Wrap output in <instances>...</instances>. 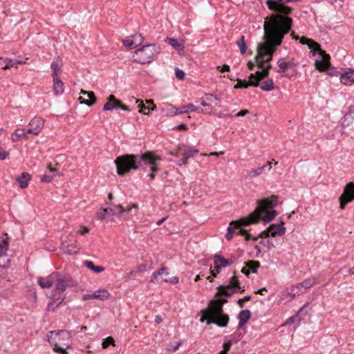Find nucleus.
I'll use <instances>...</instances> for the list:
<instances>
[{
	"label": "nucleus",
	"mask_w": 354,
	"mask_h": 354,
	"mask_svg": "<svg viewBox=\"0 0 354 354\" xmlns=\"http://www.w3.org/2000/svg\"><path fill=\"white\" fill-rule=\"evenodd\" d=\"M299 0H267L268 9L274 13L265 19L263 24V41L257 46L256 62L263 60L268 63L272 59L277 48L283 42L286 35L289 33L293 26V19L290 15L293 8L287 4Z\"/></svg>",
	"instance_id": "1"
},
{
	"label": "nucleus",
	"mask_w": 354,
	"mask_h": 354,
	"mask_svg": "<svg viewBox=\"0 0 354 354\" xmlns=\"http://www.w3.org/2000/svg\"><path fill=\"white\" fill-rule=\"evenodd\" d=\"M278 204V197L276 195H272L270 198H263L257 201V206L255 210L250 214L247 217L241 218L236 221H232L230 223L227 229V233L225 238L227 241L232 239V235L236 232V230L241 227L248 226L251 224L257 223L261 216L268 209H272Z\"/></svg>",
	"instance_id": "2"
},
{
	"label": "nucleus",
	"mask_w": 354,
	"mask_h": 354,
	"mask_svg": "<svg viewBox=\"0 0 354 354\" xmlns=\"http://www.w3.org/2000/svg\"><path fill=\"white\" fill-rule=\"evenodd\" d=\"M138 156H118L115 160L117 173L119 176H123L131 171V169H137L138 164L136 162ZM142 161L148 163L151 173L149 177L151 180L154 179V173L158 171V162L160 160V156H140Z\"/></svg>",
	"instance_id": "3"
},
{
	"label": "nucleus",
	"mask_w": 354,
	"mask_h": 354,
	"mask_svg": "<svg viewBox=\"0 0 354 354\" xmlns=\"http://www.w3.org/2000/svg\"><path fill=\"white\" fill-rule=\"evenodd\" d=\"M220 299H212L208 307L203 311L201 322L207 320V324H214L219 327H225L229 322V316L223 313Z\"/></svg>",
	"instance_id": "4"
},
{
	"label": "nucleus",
	"mask_w": 354,
	"mask_h": 354,
	"mask_svg": "<svg viewBox=\"0 0 354 354\" xmlns=\"http://www.w3.org/2000/svg\"><path fill=\"white\" fill-rule=\"evenodd\" d=\"M160 52V46L155 44H147L137 49L133 55L134 62L146 64L151 63L154 57Z\"/></svg>",
	"instance_id": "5"
},
{
	"label": "nucleus",
	"mask_w": 354,
	"mask_h": 354,
	"mask_svg": "<svg viewBox=\"0 0 354 354\" xmlns=\"http://www.w3.org/2000/svg\"><path fill=\"white\" fill-rule=\"evenodd\" d=\"M50 334L55 335L56 342L53 343V350L60 354H68L66 351L70 348V333L66 330L50 331ZM53 344V342H50Z\"/></svg>",
	"instance_id": "6"
},
{
	"label": "nucleus",
	"mask_w": 354,
	"mask_h": 354,
	"mask_svg": "<svg viewBox=\"0 0 354 354\" xmlns=\"http://www.w3.org/2000/svg\"><path fill=\"white\" fill-rule=\"evenodd\" d=\"M291 36L292 39L295 40L299 39L300 43L302 44H307L308 48L311 50L310 53H313V55H315L316 53H318L324 62H326L329 59V55L326 53V52L321 49L320 45L311 39H308L306 37H301L299 38V36H295L294 32L291 33Z\"/></svg>",
	"instance_id": "7"
},
{
	"label": "nucleus",
	"mask_w": 354,
	"mask_h": 354,
	"mask_svg": "<svg viewBox=\"0 0 354 354\" xmlns=\"http://www.w3.org/2000/svg\"><path fill=\"white\" fill-rule=\"evenodd\" d=\"M124 212V207L119 205H111L106 208H100L97 212V218L100 221H112L113 216H120Z\"/></svg>",
	"instance_id": "8"
},
{
	"label": "nucleus",
	"mask_w": 354,
	"mask_h": 354,
	"mask_svg": "<svg viewBox=\"0 0 354 354\" xmlns=\"http://www.w3.org/2000/svg\"><path fill=\"white\" fill-rule=\"evenodd\" d=\"M58 276L55 277V290L59 292H63L66 290L67 287H72L76 285L75 281L68 274L57 272Z\"/></svg>",
	"instance_id": "9"
},
{
	"label": "nucleus",
	"mask_w": 354,
	"mask_h": 354,
	"mask_svg": "<svg viewBox=\"0 0 354 354\" xmlns=\"http://www.w3.org/2000/svg\"><path fill=\"white\" fill-rule=\"evenodd\" d=\"M298 64V62H297L295 59L293 57L287 59L281 57L277 62V66L279 67L277 72L279 73H281L282 77H286L287 75L286 74V72L288 68H292L293 69V71H296V68Z\"/></svg>",
	"instance_id": "10"
},
{
	"label": "nucleus",
	"mask_w": 354,
	"mask_h": 354,
	"mask_svg": "<svg viewBox=\"0 0 354 354\" xmlns=\"http://www.w3.org/2000/svg\"><path fill=\"white\" fill-rule=\"evenodd\" d=\"M257 67L259 69H261V71H257L254 74L251 73L249 76L250 79H254L255 81H258V86L259 85V82L269 76L270 70L272 68L271 64H268L264 67L263 66V60L259 61L257 62Z\"/></svg>",
	"instance_id": "11"
},
{
	"label": "nucleus",
	"mask_w": 354,
	"mask_h": 354,
	"mask_svg": "<svg viewBox=\"0 0 354 354\" xmlns=\"http://www.w3.org/2000/svg\"><path fill=\"white\" fill-rule=\"evenodd\" d=\"M354 200V183H348L344 189L343 194L339 197L340 208H345L346 205Z\"/></svg>",
	"instance_id": "12"
},
{
	"label": "nucleus",
	"mask_w": 354,
	"mask_h": 354,
	"mask_svg": "<svg viewBox=\"0 0 354 354\" xmlns=\"http://www.w3.org/2000/svg\"><path fill=\"white\" fill-rule=\"evenodd\" d=\"M44 120L39 116L34 117L29 122L30 128L27 129V132L33 135H38L44 125Z\"/></svg>",
	"instance_id": "13"
},
{
	"label": "nucleus",
	"mask_w": 354,
	"mask_h": 354,
	"mask_svg": "<svg viewBox=\"0 0 354 354\" xmlns=\"http://www.w3.org/2000/svg\"><path fill=\"white\" fill-rule=\"evenodd\" d=\"M110 297L109 292L106 289H99L93 294H84L82 295L84 301L96 299L100 301H105Z\"/></svg>",
	"instance_id": "14"
},
{
	"label": "nucleus",
	"mask_w": 354,
	"mask_h": 354,
	"mask_svg": "<svg viewBox=\"0 0 354 354\" xmlns=\"http://www.w3.org/2000/svg\"><path fill=\"white\" fill-rule=\"evenodd\" d=\"M66 236L62 235L61 236L62 248L65 254H75L79 252L80 248L75 243H68L66 241Z\"/></svg>",
	"instance_id": "15"
},
{
	"label": "nucleus",
	"mask_w": 354,
	"mask_h": 354,
	"mask_svg": "<svg viewBox=\"0 0 354 354\" xmlns=\"http://www.w3.org/2000/svg\"><path fill=\"white\" fill-rule=\"evenodd\" d=\"M218 291L215 294V297H218L220 295H224L225 297H231L234 294L240 292V290L229 284L227 285H219L217 287Z\"/></svg>",
	"instance_id": "16"
},
{
	"label": "nucleus",
	"mask_w": 354,
	"mask_h": 354,
	"mask_svg": "<svg viewBox=\"0 0 354 354\" xmlns=\"http://www.w3.org/2000/svg\"><path fill=\"white\" fill-rule=\"evenodd\" d=\"M57 276H58L57 272H53L46 277H39L37 283L42 288H50L55 283Z\"/></svg>",
	"instance_id": "17"
},
{
	"label": "nucleus",
	"mask_w": 354,
	"mask_h": 354,
	"mask_svg": "<svg viewBox=\"0 0 354 354\" xmlns=\"http://www.w3.org/2000/svg\"><path fill=\"white\" fill-rule=\"evenodd\" d=\"M268 230L272 236H282L286 233V227L283 226V223L281 221L280 223L272 224L268 227Z\"/></svg>",
	"instance_id": "18"
},
{
	"label": "nucleus",
	"mask_w": 354,
	"mask_h": 354,
	"mask_svg": "<svg viewBox=\"0 0 354 354\" xmlns=\"http://www.w3.org/2000/svg\"><path fill=\"white\" fill-rule=\"evenodd\" d=\"M271 161H268L267 164L264 165L262 167H258L257 169H252L250 170L247 171V175L250 178L257 177L260 175L263 171L268 169L270 170L271 169Z\"/></svg>",
	"instance_id": "19"
},
{
	"label": "nucleus",
	"mask_w": 354,
	"mask_h": 354,
	"mask_svg": "<svg viewBox=\"0 0 354 354\" xmlns=\"http://www.w3.org/2000/svg\"><path fill=\"white\" fill-rule=\"evenodd\" d=\"M198 111H199V107L196 106L193 104H187L176 108L175 114L188 113L191 112L198 113Z\"/></svg>",
	"instance_id": "20"
},
{
	"label": "nucleus",
	"mask_w": 354,
	"mask_h": 354,
	"mask_svg": "<svg viewBox=\"0 0 354 354\" xmlns=\"http://www.w3.org/2000/svg\"><path fill=\"white\" fill-rule=\"evenodd\" d=\"M249 86H258V81H255L254 79H250V80H241L237 79V84L234 85V88H247Z\"/></svg>",
	"instance_id": "21"
},
{
	"label": "nucleus",
	"mask_w": 354,
	"mask_h": 354,
	"mask_svg": "<svg viewBox=\"0 0 354 354\" xmlns=\"http://www.w3.org/2000/svg\"><path fill=\"white\" fill-rule=\"evenodd\" d=\"M118 105H120V100L116 99V97L113 95H109L108 97V101L103 107V111H112L114 109H118Z\"/></svg>",
	"instance_id": "22"
},
{
	"label": "nucleus",
	"mask_w": 354,
	"mask_h": 354,
	"mask_svg": "<svg viewBox=\"0 0 354 354\" xmlns=\"http://www.w3.org/2000/svg\"><path fill=\"white\" fill-rule=\"evenodd\" d=\"M30 134L27 132V129H17L15 131V132L11 135V140L13 142H17L20 139H27L28 138V135Z\"/></svg>",
	"instance_id": "23"
},
{
	"label": "nucleus",
	"mask_w": 354,
	"mask_h": 354,
	"mask_svg": "<svg viewBox=\"0 0 354 354\" xmlns=\"http://www.w3.org/2000/svg\"><path fill=\"white\" fill-rule=\"evenodd\" d=\"M53 80V89L56 95H62L64 90V83L60 80L59 77H54Z\"/></svg>",
	"instance_id": "24"
},
{
	"label": "nucleus",
	"mask_w": 354,
	"mask_h": 354,
	"mask_svg": "<svg viewBox=\"0 0 354 354\" xmlns=\"http://www.w3.org/2000/svg\"><path fill=\"white\" fill-rule=\"evenodd\" d=\"M30 179L31 176L28 173L23 172L16 180L19 183L20 188L25 189L28 186V182Z\"/></svg>",
	"instance_id": "25"
},
{
	"label": "nucleus",
	"mask_w": 354,
	"mask_h": 354,
	"mask_svg": "<svg viewBox=\"0 0 354 354\" xmlns=\"http://www.w3.org/2000/svg\"><path fill=\"white\" fill-rule=\"evenodd\" d=\"M61 67H62V61L59 59V57L57 58V59H55L50 64V68L53 71L52 77H59V73L61 71Z\"/></svg>",
	"instance_id": "26"
},
{
	"label": "nucleus",
	"mask_w": 354,
	"mask_h": 354,
	"mask_svg": "<svg viewBox=\"0 0 354 354\" xmlns=\"http://www.w3.org/2000/svg\"><path fill=\"white\" fill-rule=\"evenodd\" d=\"M251 317V313L249 310H243L239 314V328L245 325Z\"/></svg>",
	"instance_id": "27"
},
{
	"label": "nucleus",
	"mask_w": 354,
	"mask_h": 354,
	"mask_svg": "<svg viewBox=\"0 0 354 354\" xmlns=\"http://www.w3.org/2000/svg\"><path fill=\"white\" fill-rule=\"evenodd\" d=\"M340 81L343 84L351 85L354 83V71L346 72L341 75Z\"/></svg>",
	"instance_id": "28"
},
{
	"label": "nucleus",
	"mask_w": 354,
	"mask_h": 354,
	"mask_svg": "<svg viewBox=\"0 0 354 354\" xmlns=\"http://www.w3.org/2000/svg\"><path fill=\"white\" fill-rule=\"evenodd\" d=\"M201 104L204 108L201 109L199 107V111H198V113L209 115L214 113L215 109L214 106L212 105V104L206 102L205 100H202V101H201Z\"/></svg>",
	"instance_id": "29"
},
{
	"label": "nucleus",
	"mask_w": 354,
	"mask_h": 354,
	"mask_svg": "<svg viewBox=\"0 0 354 354\" xmlns=\"http://www.w3.org/2000/svg\"><path fill=\"white\" fill-rule=\"evenodd\" d=\"M160 275H163V277H169V272L168 268L166 267H162L158 270L152 273L151 276L150 282L151 283H155L157 281V277Z\"/></svg>",
	"instance_id": "30"
},
{
	"label": "nucleus",
	"mask_w": 354,
	"mask_h": 354,
	"mask_svg": "<svg viewBox=\"0 0 354 354\" xmlns=\"http://www.w3.org/2000/svg\"><path fill=\"white\" fill-rule=\"evenodd\" d=\"M303 293L301 290V288L300 287L299 283L295 285H292L290 288L287 289L288 295L290 296L292 298H295L297 296L300 295Z\"/></svg>",
	"instance_id": "31"
},
{
	"label": "nucleus",
	"mask_w": 354,
	"mask_h": 354,
	"mask_svg": "<svg viewBox=\"0 0 354 354\" xmlns=\"http://www.w3.org/2000/svg\"><path fill=\"white\" fill-rule=\"evenodd\" d=\"M86 95L88 97V100H85L82 97H79L80 103L86 104L89 106L93 105L96 102L95 93L93 91H88Z\"/></svg>",
	"instance_id": "32"
},
{
	"label": "nucleus",
	"mask_w": 354,
	"mask_h": 354,
	"mask_svg": "<svg viewBox=\"0 0 354 354\" xmlns=\"http://www.w3.org/2000/svg\"><path fill=\"white\" fill-rule=\"evenodd\" d=\"M214 261H217L222 268H225L232 263V261L225 259L223 256H221L219 254H216L214 256Z\"/></svg>",
	"instance_id": "33"
},
{
	"label": "nucleus",
	"mask_w": 354,
	"mask_h": 354,
	"mask_svg": "<svg viewBox=\"0 0 354 354\" xmlns=\"http://www.w3.org/2000/svg\"><path fill=\"white\" fill-rule=\"evenodd\" d=\"M179 149H180V151L178 153L180 155H185V156L194 155V153H198V150L197 149H196L195 147H189V146H187V145L180 147Z\"/></svg>",
	"instance_id": "34"
},
{
	"label": "nucleus",
	"mask_w": 354,
	"mask_h": 354,
	"mask_svg": "<svg viewBox=\"0 0 354 354\" xmlns=\"http://www.w3.org/2000/svg\"><path fill=\"white\" fill-rule=\"evenodd\" d=\"M232 273H233V277L230 279L228 284L239 289L240 290V292H243L245 291V289L242 288L240 286V284H241L240 281L236 275V271L234 270H233Z\"/></svg>",
	"instance_id": "35"
},
{
	"label": "nucleus",
	"mask_w": 354,
	"mask_h": 354,
	"mask_svg": "<svg viewBox=\"0 0 354 354\" xmlns=\"http://www.w3.org/2000/svg\"><path fill=\"white\" fill-rule=\"evenodd\" d=\"M84 265L88 269L93 270L95 273H100L103 272L105 268L101 266H95L93 261H84Z\"/></svg>",
	"instance_id": "36"
},
{
	"label": "nucleus",
	"mask_w": 354,
	"mask_h": 354,
	"mask_svg": "<svg viewBox=\"0 0 354 354\" xmlns=\"http://www.w3.org/2000/svg\"><path fill=\"white\" fill-rule=\"evenodd\" d=\"M245 265L246 267H248L252 273H257V269L260 267L261 264L257 261H248L245 262Z\"/></svg>",
	"instance_id": "37"
},
{
	"label": "nucleus",
	"mask_w": 354,
	"mask_h": 354,
	"mask_svg": "<svg viewBox=\"0 0 354 354\" xmlns=\"http://www.w3.org/2000/svg\"><path fill=\"white\" fill-rule=\"evenodd\" d=\"M261 90L265 91H270L274 89V82L272 79H268L263 81L261 84L259 85Z\"/></svg>",
	"instance_id": "38"
},
{
	"label": "nucleus",
	"mask_w": 354,
	"mask_h": 354,
	"mask_svg": "<svg viewBox=\"0 0 354 354\" xmlns=\"http://www.w3.org/2000/svg\"><path fill=\"white\" fill-rule=\"evenodd\" d=\"M316 282V279L314 277H309L302 282L299 283L300 287L304 289H308L312 287Z\"/></svg>",
	"instance_id": "39"
},
{
	"label": "nucleus",
	"mask_w": 354,
	"mask_h": 354,
	"mask_svg": "<svg viewBox=\"0 0 354 354\" xmlns=\"http://www.w3.org/2000/svg\"><path fill=\"white\" fill-rule=\"evenodd\" d=\"M3 59L6 64L5 66L2 68L3 70H6V69L11 68L12 66H17V64H23V62L18 61L16 59H9V58H5Z\"/></svg>",
	"instance_id": "40"
},
{
	"label": "nucleus",
	"mask_w": 354,
	"mask_h": 354,
	"mask_svg": "<svg viewBox=\"0 0 354 354\" xmlns=\"http://www.w3.org/2000/svg\"><path fill=\"white\" fill-rule=\"evenodd\" d=\"M166 41L175 49L183 50L184 48L183 45L177 39L167 37Z\"/></svg>",
	"instance_id": "41"
},
{
	"label": "nucleus",
	"mask_w": 354,
	"mask_h": 354,
	"mask_svg": "<svg viewBox=\"0 0 354 354\" xmlns=\"http://www.w3.org/2000/svg\"><path fill=\"white\" fill-rule=\"evenodd\" d=\"M136 102L139 103L138 105V107L139 108V112L142 113L143 114H149L148 113H146L147 110V111H149V110L153 111L154 109H156V106L155 104H153V106L150 108L149 106H146L145 104H143L142 102H141L138 100H136Z\"/></svg>",
	"instance_id": "42"
},
{
	"label": "nucleus",
	"mask_w": 354,
	"mask_h": 354,
	"mask_svg": "<svg viewBox=\"0 0 354 354\" xmlns=\"http://www.w3.org/2000/svg\"><path fill=\"white\" fill-rule=\"evenodd\" d=\"M237 46L239 48L240 53L243 55L246 52L247 46L245 41V36L242 35L241 38L236 42Z\"/></svg>",
	"instance_id": "43"
},
{
	"label": "nucleus",
	"mask_w": 354,
	"mask_h": 354,
	"mask_svg": "<svg viewBox=\"0 0 354 354\" xmlns=\"http://www.w3.org/2000/svg\"><path fill=\"white\" fill-rule=\"evenodd\" d=\"M277 215V212L274 209L271 211H268L266 212L264 216L263 217V221L266 223H269L272 221Z\"/></svg>",
	"instance_id": "44"
},
{
	"label": "nucleus",
	"mask_w": 354,
	"mask_h": 354,
	"mask_svg": "<svg viewBox=\"0 0 354 354\" xmlns=\"http://www.w3.org/2000/svg\"><path fill=\"white\" fill-rule=\"evenodd\" d=\"M306 305H304L303 307H301L299 310L298 312L294 315L295 317H296L297 318V320L298 321V322L299 323L304 318V317L306 316V315L308 314V312L307 310L305 309Z\"/></svg>",
	"instance_id": "45"
},
{
	"label": "nucleus",
	"mask_w": 354,
	"mask_h": 354,
	"mask_svg": "<svg viewBox=\"0 0 354 354\" xmlns=\"http://www.w3.org/2000/svg\"><path fill=\"white\" fill-rule=\"evenodd\" d=\"M8 247V242L6 239H2L0 242V257L6 254Z\"/></svg>",
	"instance_id": "46"
},
{
	"label": "nucleus",
	"mask_w": 354,
	"mask_h": 354,
	"mask_svg": "<svg viewBox=\"0 0 354 354\" xmlns=\"http://www.w3.org/2000/svg\"><path fill=\"white\" fill-rule=\"evenodd\" d=\"M202 100H205L206 102L210 104L213 103L214 100L220 101V99L216 95L210 93H205L204 96L201 99V101Z\"/></svg>",
	"instance_id": "47"
},
{
	"label": "nucleus",
	"mask_w": 354,
	"mask_h": 354,
	"mask_svg": "<svg viewBox=\"0 0 354 354\" xmlns=\"http://www.w3.org/2000/svg\"><path fill=\"white\" fill-rule=\"evenodd\" d=\"M132 38H133L135 46L141 45L145 40L144 37L140 33H136V34L133 35L132 36Z\"/></svg>",
	"instance_id": "48"
},
{
	"label": "nucleus",
	"mask_w": 354,
	"mask_h": 354,
	"mask_svg": "<svg viewBox=\"0 0 354 354\" xmlns=\"http://www.w3.org/2000/svg\"><path fill=\"white\" fill-rule=\"evenodd\" d=\"M114 342H115V340L113 339V338L112 337H111V336L108 337H106V339H104L103 340L102 348H106L110 345H113Z\"/></svg>",
	"instance_id": "49"
},
{
	"label": "nucleus",
	"mask_w": 354,
	"mask_h": 354,
	"mask_svg": "<svg viewBox=\"0 0 354 354\" xmlns=\"http://www.w3.org/2000/svg\"><path fill=\"white\" fill-rule=\"evenodd\" d=\"M239 231L237 232L238 234L245 236V239L246 241H249L251 239V235L248 232V231L243 229L242 227H239Z\"/></svg>",
	"instance_id": "50"
},
{
	"label": "nucleus",
	"mask_w": 354,
	"mask_h": 354,
	"mask_svg": "<svg viewBox=\"0 0 354 354\" xmlns=\"http://www.w3.org/2000/svg\"><path fill=\"white\" fill-rule=\"evenodd\" d=\"M147 270V266L146 264H141L136 267V270L131 272V274H133L134 273H140L146 271Z\"/></svg>",
	"instance_id": "51"
},
{
	"label": "nucleus",
	"mask_w": 354,
	"mask_h": 354,
	"mask_svg": "<svg viewBox=\"0 0 354 354\" xmlns=\"http://www.w3.org/2000/svg\"><path fill=\"white\" fill-rule=\"evenodd\" d=\"M259 244L263 245L268 250H270L274 247V245L271 240H262L259 242Z\"/></svg>",
	"instance_id": "52"
},
{
	"label": "nucleus",
	"mask_w": 354,
	"mask_h": 354,
	"mask_svg": "<svg viewBox=\"0 0 354 354\" xmlns=\"http://www.w3.org/2000/svg\"><path fill=\"white\" fill-rule=\"evenodd\" d=\"M55 176H56V174H50V175L44 174L41 178V182H42V183H50L53 180V177Z\"/></svg>",
	"instance_id": "53"
},
{
	"label": "nucleus",
	"mask_w": 354,
	"mask_h": 354,
	"mask_svg": "<svg viewBox=\"0 0 354 354\" xmlns=\"http://www.w3.org/2000/svg\"><path fill=\"white\" fill-rule=\"evenodd\" d=\"M162 280L165 282H169V283H174V284L178 283L179 281V279L178 277H165V278H162Z\"/></svg>",
	"instance_id": "54"
},
{
	"label": "nucleus",
	"mask_w": 354,
	"mask_h": 354,
	"mask_svg": "<svg viewBox=\"0 0 354 354\" xmlns=\"http://www.w3.org/2000/svg\"><path fill=\"white\" fill-rule=\"evenodd\" d=\"M232 344V341L230 340L227 342H225L223 344L224 350L220 352L218 354H227V352L230 349Z\"/></svg>",
	"instance_id": "55"
},
{
	"label": "nucleus",
	"mask_w": 354,
	"mask_h": 354,
	"mask_svg": "<svg viewBox=\"0 0 354 354\" xmlns=\"http://www.w3.org/2000/svg\"><path fill=\"white\" fill-rule=\"evenodd\" d=\"M175 75L177 79L178 80H183L185 78V73L183 70H180L179 68H176L175 71Z\"/></svg>",
	"instance_id": "56"
},
{
	"label": "nucleus",
	"mask_w": 354,
	"mask_h": 354,
	"mask_svg": "<svg viewBox=\"0 0 354 354\" xmlns=\"http://www.w3.org/2000/svg\"><path fill=\"white\" fill-rule=\"evenodd\" d=\"M123 44L127 47H129L131 48H136L133 39H124L123 40Z\"/></svg>",
	"instance_id": "57"
},
{
	"label": "nucleus",
	"mask_w": 354,
	"mask_h": 354,
	"mask_svg": "<svg viewBox=\"0 0 354 354\" xmlns=\"http://www.w3.org/2000/svg\"><path fill=\"white\" fill-rule=\"evenodd\" d=\"M295 323H299L298 321L297 320V318L296 317H295L294 315L289 317L286 323H285V325H290V324H295Z\"/></svg>",
	"instance_id": "58"
},
{
	"label": "nucleus",
	"mask_w": 354,
	"mask_h": 354,
	"mask_svg": "<svg viewBox=\"0 0 354 354\" xmlns=\"http://www.w3.org/2000/svg\"><path fill=\"white\" fill-rule=\"evenodd\" d=\"M250 299H251L250 296L248 295V296L244 297L243 298L239 299L238 300L237 303L241 308H243V302L248 301L250 300Z\"/></svg>",
	"instance_id": "59"
},
{
	"label": "nucleus",
	"mask_w": 354,
	"mask_h": 354,
	"mask_svg": "<svg viewBox=\"0 0 354 354\" xmlns=\"http://www.w3.org/2000/svg\"><path fill=\"white\" fill-rule=\"evenodd\" d=\"M189 157L190 156H183L179 161L177 162V165L178 166L186 165Z\"/></svg>",
	"instance_id": "60"
},
{
	"label": "nucleus",
	"mask_w": 354,
	"mask_h": 354,
	"mask_svg": "<svg viewBox=\"0 0 354 354\" xmlns=\"http://www.w3.org/2000/svg\"><path fill=\"white\" fill-rule=\"evenodd\" d=\"M270 231L268 230V227L266 230H263L262 231L259 235H258V237H260V238H266V237H268L270 236Z\"/></svg>",
	"instance_id": "61"
},
{
	"label": "nucleus",
	"mask_w": 354,
	"mask_h": 354,
	"mask_svg": "<svg viewBox=\"0 0 354 354\" xmlns=\"http://www.w3.org/2000/svg\"><path fill=\"white\" fill-rule=\"evenodd\" d=\"M217 68L221 72H228L230 71V66L227 64H223L222 67L217 66Z\"/></svg>",
	"instance_id": "62"
},
{
	"label": "nucleus",
	"mask_w": 354,
	"mask_h": 354,
	"mask_svg": "<svg viewBox=\"0 0 354 354\" xmlns=\"http://www.w3.org/2000/svg\"><path fill=\"white\" fill-rule=\"evenodd\" d=\"M249 113V111L247 109H243L239 111L238 113L236 114V117H243L248 114Z\"/></svg>",
	"instance_id": "63"
},
{
	"label": "nucleus",
	"mask_w": 354,
	"mask_h": 354,
	"mask_svg": "<svg viewBox=\"0 0 354 354\" xmlns=\"http://www.w3.org/2000/svg\"><path fill=\"white\" fill-rule=\"evenodd\" d=\"M348 114L354 116V105H351L349 106L347 115Z\"/></svg>",
	"instance_id": "64"
}]
</instances>
